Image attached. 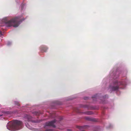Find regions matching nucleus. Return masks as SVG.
Masks as SVG:
<instances>
[{"instance_id":"9d476101","label":"nucleus","mask_w":131,"mask_h":131,"mask_svg":"<svg viewBox=\"0 0 131 131\" xmlns=\"http://www.w3.org/2000/svg\"><path fill=\"white\" fill-rule=\"evenodd\" d=\"M14 103L15 105H17L18 106H20V104H19V102H18L15 101L14 102Z\"/></svg>"},{"instance_id":"9b49d317","label":"nucleus","mask_w":131,"mask_h":131,"mask_svg":"<svg viewBox=\"0 0 131 131\" xmlns=\"http://www.w3.org/2000/svg\"><path fill=\"white\" fill-rule=\"evenodd\" d=\"M34 114L36 115H39L40 113L38 112H35L34 113Z\"/></svg>"},{"instance_id":"ddd939ff","label":"nucleus","mask_w":131,"mask_h":131,"mask_svg":"<svg viewBox=\"0 0 131 131\" xmlns=\"http://www.w3.org/2000/svg\"><path fill=\"white\" fill-rule=\"evenodd\" d=\"M2 35V34L1 31H0V37Z\"/></svg>"},{"instance_id":"412c9836","label":"nucleus","mask_w":131,"mask_h":131,"mask_svg":"<svg viewBox=\"0 0 131 131\" xmlns=\"http://www.w3.org/2000/svg\"><path fill=\"white\" fill-rule=\"evenodd\" d=\"M82 131H84V130H82Z\"/></svg>"},{"instance_id":"7ed1b4c3","label":"nucleus","mask_w":131,"mask_h":131,"mask_svg":"<svg viewBox=\"0 0 131 131\" xmlns=\"http://www.w3.org/2000/svg\"><path fill=\"white\" fill-rule=\"evenodd\" d=\"M115 84L117 85L116 86H113L111 87V89L112 91H115L117 90L119 88V85H123V83L122 82H118L117 81H116Z\"/></svg>"},{"instance_id":"aec40b11","label":"nucleus","mask_w":131,"mask_h":131,"mask_svg":"<svg viewBox=\"0 0 131 131\" xmlns=\"http://www.w3.org/2000/svg\"><path fill=\"white\" fill-rule=\"evenodd\" d=\"M95 97H94V96H93V97H92V98H95Z\"/></svg>"},{"instance_id":"39448f33","label":"nucleus","mask_w":131,"mask_h":131,"mask_svg":"<svg viewBox=\"0 0 131 131\" xmlns=\"http://www.w3.org/2000/svg\"><path fill=\"white\" fill-rule=\"evenodd\" d=\"M24 118L27 119L28 121H32L33 123H38V121H33L32 119V117L30 115H26L24 116Z\"/></svg>"},{"instance_id":"4468645a","label":"nucleus","mask_w":131,"mask_h":131,"mask_svg":"<svg viewBox=\"0 0 131 131\" xmlns=\"http://www.w3.org/2000/svg\"><path fill=\"white\" fill-rule=\"evenodd\" d=\"M86 105H83L82 106H81V107H86Z\"/></svg>"},{"instance_id":"f03ea898","label":"nucleus","mask_w":131,"mask_h":131,"mask_svg":"<svg viewBox=\"0 0 131 131\" xmlns=\"http://www.w3.org/2000/svg\"><path fill=\"white\" fill-rule=\"evenodd\" d=\"M23 123L21 121L17 120L14 121L13 124L10 125L11 130H15L22 128Z\"/></svg>"},{"instance_id":"a211bd4d","label":"nucleus","mask_w":131,"mask_h":131,"mask_svg":"<svg viewBox=\"0 0 131 131\" xmlns=\"http://www.w3.org/2000/svg\"><path fill=\"white\" fill-rule=\"evenodd\" d=\"M75 111L77 112H78L79 111L78 110H78H75Z\"/></svg>"},{"instance_id":"6e6552de","label":"nucleus","mask_w":131,"mask_h":131,"mask_svg":"<svg viewBox=\"0 0 131 131\" xmlns=\"http://www.w3.org/2000/svg\"><path fill=\"white\" fill-rule=\"evenodd\" d=\"M85 119H86L88 120V121H96V120L94 118H91L89 117H85Z\"/></svg>"},{"instance_id":"423d86ee","label":"nucleus","mask_w":131,"mask_h":131,"mask_svg":"<svg viewBox=\"0 0 131 131\" xmlns=\"http://www.w3.org/2000/svg\"><path fill=\"white\" fill-rule=\"evenodd\" d=\"M48 48L46 47L43 46H41L40 47V50L42 52H46Z\"/></svg>"},{"instance_id":"dca6fc26","label":"nucleus","mask_w":131,"mask_h":131,"mask_svg":"<svg viewBox=\"0 0 131 131\" xmlns=\"http://www.w3.org/2000/svg\"><path fill=\"white\" fill-rule=\"evenodd\" d=\"M68 131H71V130L70 129H68L67 130Z\"/></svg>"},{"instance_id":"f8f14e48","label":"nucleus","mask_w":131,"mask_h":131,"mask_svg":"<svg viewBox=\"0 0 131 131\" xmlns=\"http://www.w3.org/2000/svg\"><path fill=\"white\" fill-rule=\"evenodd\" d=\"M59 118L60 119V121L61 120L63 119V117H59Z\"/></svg>"},{"instance_id":"1a4fd4ad","label":"nucleus","mask_w":131,"mask_h":131,"mask_svg":"<svg viewBox=\"0 0 131 131\" xmlns=\"http://www.w3.org/2000/svg\"><path fill=\"white\" fill-rule=\"evenodd\" d=\"M84 113L86 114L87 115H90L92 114V112H86Z\"/></svg>"},{"instance_id":"2eb2a0df","label":"nucleus","mask_w":131,"mask_h":131,"mask_svg":"<svg viewBox=\"0 0 131 131\" xmlns=\"http://www.w3.org/2000/svg\"><path fill=\"white\" fill-rule=\"evenodd\" d=\"M88 99V97H85L84 98V99L85 100L87 99Z\"/></svg>"},{"instance_id":"f257e3e1","label":"nucleus","mask_w":131,"mask_h":131,"mask_svg":"<svg viewBox=\"0 0 131 131\" xmlns=\"http://www.w3.org/2000/svg\"><path fill=\"white\" fill-rule=\"evenodd\" d=\"M22 21L20 17H16L6 22V23L8 26H12L14 27H16L18 26Z\"/></svg>"},{"instance_id":"0eeeda50","label":"nucleus","mask_w":131,"mask_h":131,"mask_svg":"<svg viewBox=\"0 0 131 131\" xmlns=\"http://www.w3.org/2000/svg\"><path fill=\"white\" fill-rule=\"evenodd\" d=\"M88 127V126H78L77 127L79 129H86Z\"/></svg>"},{"instance_id":"6ab92c4d","label":"nucleus","mask_w":131,"mask_h":131,"mask_svg":"<svg viewBox=\"0 0 131 131\" xmlns=\"http://www.w3.org/2000/svg\"><path fill=\"white\" fill-rule=\"evenodd\" d=\"M3 116V115L0 114V117H1Z\"/></svg>"},{"instance_id":"20e7f679","label":"nucleus","mask_w":131,"mask_h":131,"mask_svg":"<svg viewBox=\"0 0 131 131\" xmlns=\"http://www.w3.org/2000/svg\"><path fill=\"white\" fill-rule=\"evenodd\" d=\"M56 120L54 119L49 122H46V123L45 125L47 126H51L53 128H55L56 126L54 125V123H56Z\"/></svg>"},{"instance_id":"f3484780","label":"nucleus","mask_w":131,"mask_h":131,"mask_svg":"<svg viewBox=\"0 0 131 131\" xmlns=\"http://www.w3.org/2000/svg\"><path fill=\"white\" fill-rule=\"evenodd\" d=\"M51 130H50V129L47 130V131H51Z\"/></svg>"}]
</instances>
